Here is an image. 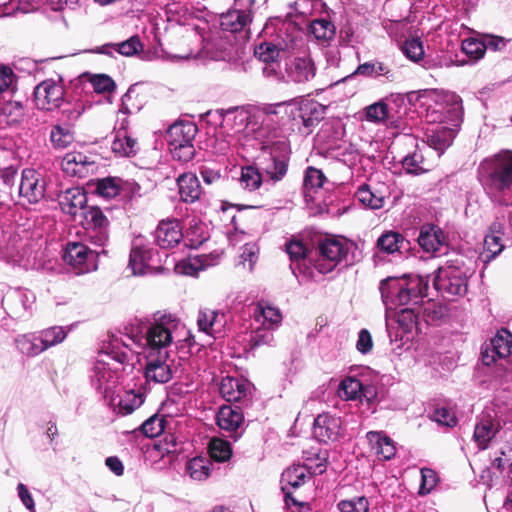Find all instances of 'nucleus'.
I'll return each instance as SVG.
<instances>
[{
  "mask_svg": "<svg viewBox=\"0 0 512 512\" xmlns=\"http://www.w3.org/2000/svg\"><path fill=\"white\" fill-rule=\"evenodd\" d=\"M177 326L176 318L171 315L154 314L153 322L145 332L135 331L134 327L126 333V340L113 338L105 346L104 354L118 363H125L129 360V352L133 346H143L148 353L168 352L167 348L172 343V331ZM129 330L128 327L125 328Z\"/></svg>",
  "mask_w": 512,
  "mask_h": 512,
  "instance_id": "obj_1",
  "label": "nucleus"
},
{
  "mask_svg": "<svg viewBox=\"0 0 512 512\" xmlns=\"http://www.w3.org/2000/svg\"><path fill=\"white\" fill-rule=\"evenodd\" d=\"M419 103L421 113L428 123L460 126L463 121L462 99L454 92L425 91Z\"/></svg>",
  "mask_w": 512,
  "mask_h": 512,
  "instance_id": "obj_2",
  "label": "nucleus"
},
{
  "mask_svg": "<svg viewBox=\"0 0 512 512\" xmlns=\"http://www.w3.org/2000/svg\"><path fill=\"white\" fill-rule=\"evenodd\" d=\"M428 280L419 275L388 278L381 282L380 292L387 309L416 305L427 295Z\"/></svg>",
  "mask_w": 512,
  "mask_h": 512,
  "instance_id": "obj_3",
  "label": "nucleus"
},
{
  "mask_svg": "<svg viewBox=\"0 0 512 512\" xmlns=\"http://www.w3.org/2000/svg\"><path fill=\"white\" fill-rule=\"evenodd\" d=\"M475 272V261L462 254L452 255L445 267H440L433 280L435 289L443 295L463 296L468 290V279Z\"/></svg>",
  "mask_w": 512,
  "mask_h": 512,
  "instance_id": "obj_4",
  "label": "nucleus"
},
{
  "mask_svg": "<svg viewBox=\"0 0 512 512\" xmlns=\"http://www.w3.org/2000/svg\"><path fill=\"white\" fill-rule=\"evenodd\" d=\"M264 113L278 116L282 124H285L284 115H286L293 121L301 122L306 128H310L323 118L325 107L314 100H302L300 102L291 100L266 105L264 106Z\"/></svg>",
  "mask_w": 512,
  "mask_h": 512,
  "instance_id": "obj_5",
  "label": "nucleus"
},
{
  "mask_svg": "<svg viewBox=\"0 0 512 512\" xmlns=\"http://www.w3.org/2000/svg\"><path fill=\"white\" fill-rule=\"evenodd\" d=\"M258 144L261 150L259 160L262 170L274 183L282 180L288 171L289 145L285 141L270 142L264 138Z\"/></svg>",
  "mask_w": 512,
  "mask_h": 512,
  "instance_id": "obj_6",
  "label": "nucleus"
},
{
  "mask_svg": "<svg viewBox=\"0 0 512 512\" xmlns=\"http://www.w3.org/2000/svg\"><path fill=\"white\" fill-rule=\"evenodd\" d=\"M31 256V248L18 234L12 233L10 225L5 228V221L0 218V258L27 270L34 266Z\"/></svg>",
  "mask_w": 512,
  "mask_h": 512,
  "instance_id": "obj_7",
  "label": "nucleus"
},
{
  "mask_svg": "<svg viewBox=\"0 0 512 512\" xmlns=\"http://www.w3.org/2000/svg\"><path fill=\"white\" fill-rule=\"evenodd\" d=\"M353 244L342 237L326 238L319 244V255L314 260V268L320 274L332 272L338 264H349V252Z\"/></svg>",
  "mask_w": 512,
  "mask_h": 512,
  "instance_id": "obj_8",
  "label": "nucleus"
},
{
  "mask_svg": "<svg viewBox=\"0 0 512 512\" xmlns=\"http://www.w3.org/2000/svg\"><path fill=\"white\" fill-rule=\"evenodd\" d=\"M129 267L134 275L159 272L162 269V255L139 235L132 242Z\"/></svg>",
  "mask_w": 512,
  "mask_h": 512,
  "instance_id": "obj_9",
  "label": "nucleus"
},
{
  "mask_svg": "<svg viewBox=\"0 0 512 512\" xmlns=\"http://www.w3.org/2000/svg\"><path fill=\"white\" fill-rule=\"evenodd\" d=\"M105 247L91 248L81 242H69L64 250V261L73 268L76 275L97 270L98 258L105 254Z\"/></svg>",
  "mask_w": 512,
  "mask_h": 512,
  "instance_id": "obj_10",
  "label": "nucleus"
},
{
  "mask_svg": "<svg viewBox=\"0 0 512 512\" xmlns=\"http://www.w3.org/2000/svg\"><path fill=\"white\" fill-rule=\"evenodd\" d=\"M274 115H266L264 107L257 113H252L250 109L245 107H232L225 111L224 121L232 122L235 133L244 132L245 135L254 133V138L258 142L265 137L266 131L263 127L257 128L258 120L262 123L272 121Z\"/></svg>",
  "mask_w": 512,
  "mask_h": 512,
  "instance_id": "obj_11",
  "label": "nucleus"
},
{
  "mask_svg": "<svg viewBox=\"0 0 512 512\" xmlns=\"http://www.w3.org/2000/svg\"><path fill=\"white\" fill-rule=\"evenodd\" d=\"M286 252L291 260L290 269L299 284L315 278L314 259L308 255V249L301 241L288 242Z\"/></svg>",
  "mask_w": 512,
  "mask_h": 512,
  "instance_id": "obj_12",
  "label": "nucleus"
},
{
  "mask_svg": "<svg viewBox=\"0 0 512 512\" xmlns=\"http://www.w3.org/2000/svg\"><path fill=\"white\" fill-rule=\"evenodd\" d=\"M87 241L95 247H105L109 241L108 219L97 206L83 212Z\"/></svg>",
  "mask_w": 512,
  "mask_h": 512,
  "instance_id": "obj_13",
  "label": "nucleus"
},
{
  "mask_svg": "<svg viewBox=\"0 0 512 512\" xmlns=\"http://www.w3.org/2000/svg\"><path fill=\"white\" fill-rule=\"evenodd\" d=\"M35 302L34 294L27 289H10L4 294L3 310L5 311V320L7 317L13 320L28 319L31 314V308Z\"/></svg>",
  "mask_w": 512,
  "mask_h": 512,
  "instance_id": "obj_14",
  "label": "nucleus"
},
{
  "mask_svg": "<svg viewBox=\"0 0 512 512\" xmlns=\"http://www.w3.org/2000/svg\"><path fill=\"white\" fill-rule=\"evenodd\" d=\"M33 101L39 110L53 111L64 102V88L60 81L46 79L35 86Z\"/></svg>",
  "mask_w": 512,
  "mask_h": 512,
  "instance_id": "obj_15",
  "label": "nucleus"
},
{
  "mask_svg": "<svg viewBox=\"0 0 512 512\" xmlns=\"http://www.w3.org/2000/svg\"><path fill=\"white\" fill-rule=\"evenodd\" d=\"M172 363L169 360L168 352L148 353L146 355V364L144 376L146 383L165 384L173 377Z\"/></svg>",
  "mask_w": 512,
  "mask_h": 512,
  "instance_id": "obj_16",
  "label": "nucleus"
},
{
  "mask_svg": "<svg viewBox=\"0 0 512 512\" xmlns=\"http://www.w3.org/2000/svg\"><path fill=\"white\" fill-rule=\"evenodd\" d=\"M19 197L28 204H37L45 196L46 181L35 169L26 168L21 173Z\"/></svg>",
  "mask_w": 512,
  "mask_h": 512,
  "instance_id": "obj_17",
  "label": "nucleus"
},
{
  "mask_svg": "<svg viewBox=\"0 0 512 512\" xmlns=\"http://www.w3.org/2000/svg\"><path fill=\"white\" fill-rule=\"evenodd\" d=\"M482 362L486 366L494 364L498 359H506L512 355V333L502 328L491 338L490 343L482 350Z\"/></svg>",
  "mask_w": 512,
  "mask_h": 512,
  "instance_id": "obj_18",
  "label": "nucleus"
},
{
  "mask_svg": "<svg viewBox=\"0 0 512 512\" xmlns=\"http://www.w3.org/2000/svg\"><path fill=\"white\" fill-rule=\"evenodd\" d=\"M252 22V16L250 10L241 9L233 6L227 12L222 13L219 17V25L225 32L232 34H240V37L244 40L250 36V24Z\"/></svg>",
  "mask_w": 512,
  "mask_h": 512,
  "instance_id": "obj_19",
  "label": "nucleus"
},
{
  "mask_svg": "<svg viewBox=\"0 0 512 512\" xmlns=\"http://www.w3.org/2000/svg\"><path fill=\"white\" fill-rule=\"evenodd\" d=\"M311 477L307 465H293L288 467L281 475V490L287 506L302 505L293 497V490L302 486Z\"/></svg>",
  "mask_w": 512,
  "mask_h": 512,
  "instance_id": "obj_20",
  "label": "nucleus"
},
{
  "mask_svg": "<svg viewBox=\"0 0 512 512\" xmlns=\"http://www.w3.org/2000/svg\"><path fill=\"white\" fill-rule=\"evenodd\" d=\"M280 50L278 45L268 41H263L255 46L254 56L259 61L265 63V66L262 68L265 77L274 80H280L283 77L278 61Z\"/></svg>",
  "mask_w": 512,
  "mask_h": 512,
  "instance_id": "obj_21",
  "label": "nucleus"
},
{
  "mask_svg": "<svg viewBox=\"0 0 512 512\" xmlns=\"http://www.w3.org/2000/svg\"><path fill=\"white\" fill-rule=\"evenodd\" d=\"M340 398L350 401H362L365 399L370 402L377 396V390L373 385L364 384L353 376H347L341 380L338 388Z\"/></svg>",
  "mask_w": 512,
  "mask_h": 512,
  "instance_id": "obj_22",
  "label": "nucleus"
},
{
  "mask_svg": "<svg viewBox=\"0 0 512 512\" xmlns=\"http://www.w3.org/2000/svg\"><path fill=\"white\" fill-rule=\"evenodd\" d=\"M418 243L425 252L430 253L434 257L444 255L448 250L444 232L432 224L421 227Z\"/></svg>",
  "mask_w": 512,
  "mask_h": 512,
  "instance_id": "obj_23",
  "label": "nucleus"
},
{
  "mask_svg": "<svg viewBox=\"0 0 512 512\" xmlns=\"http://www.w3.org/2000/svg\"><path fill=\"white\" fill-rule=\"evenodd\" d=\"M342 434V422L340 417L330 413L319 414L313 424V435L323 443L335 442Z\"/></svg>",
  "mask_w": 512,
  "mask_h": 512,
  "instance_id": "obj_24",
  "label": "nucleus"
},
{
  "mask_svg": "<svg viewBox=\"0 0 512 512\" xmlns=\"http://www.w3.org/2000/svg\"><path fill=\"white\" fill-rule=\"evenodd\" d=\"M117 382V372L112 370L103 359L97 360L91 374L93 388L104 397H107L113 391Z\"/></svg>",
  "mask_w": 512,
  "mask_h": 512,
  "instance_id": "obj_25",
  "label": "nucleus"
},
{
  "mask_svg": "<svg viewBox=\"0 0 512 512\" xmlns=\"http://www.w3.org/2000/svg\"><path fill=\"white\" fill-rule=\"evenodd\" d=\"M501 430L500 421L491 417L489 414L481 415L474 428L473 440L480 450L489 447Z\"/></svg>",
  "mask_w": 512,
  "mask_h": 512,
  "instance_id": "obj_26",
  "label": "nucleus"
},
{
  "mask_svg": "<svg viewBox=\"0 0 512 512\" xmlns=\"http://www.w3.org/2000/svg\"><path fill=\"white\" fill-rule=\"evenodd\" d=\"M182 238V228L176 219L161 221L154 232L155 242L163 249L176 246Z\"/></svg>",
  "mask_w": 512,
  "mask_h": 512,
  "instance_id": "obj_27",
  "label": "nucleus"
},
{
  "mask_svg": "<svg viewBox=\"0 0 512 512\" xmlns=\"http://www.w3.org/2000/svg\"><path fill=\"white\" fill-rule=\"evenodd\" d=\"M460 126H453L449 123L438 124L427 133V144L440 156L453 142Z\"/></svg>",
  "mask_w": 512,
  "mask_h": 512,
  "instance_id": "obj_28",
  "label": "nucleus"
},
{
  "mask_svg": "<svg viewBox=\"0 0 512 512\" xmlns=\"http://www.w3.org/2000/svg\"><path fill=\"white\" fill-rule=\"evenodd\" d=\"M244 422L243 414L238 406L223 405L216 415V423L221 430L231 432L236 441L240 437L238 432Z\"/></svg>",
  "mask_w": 512,
  "mask_h": 512,
  "instance_id": "obj_29",
  "label": "nucleus"
},
{
  "mask_svg": "<svg viewBox=\"0 0 512 512\" xmlns=\"http://www.w3.org/2000/svg\"><path fill=\"white\" fill-rule=\"evenodd\" d=\"M226 315L223 312L204 308L199 310L197 325L199 330L217 338L223 333L226 325Z\"/></svg>",
  "mask_w": 512,
  "mask_h": 512,
  "instance_id": "obj_30",
  "label": "nucleus"
},
{
  "mask_svg": "<svg viewBox=\"0 0 512 512\" xmlns=\"http://www.w3.org/2000/svg\"><path fill=\"white\" fill-rule=\"evenodd\" d=\"M177 186L180 198L185 203H194L202 194L200 181L196 174L187 172L177 177Z\"/></svg>",
  "mask_w": 512,
  "mask_h": 512,
  "instance_id": "obj_31",
  "label": "nucleus"
},
{
  "mask_svg": "<svg viewBox=\"0 0 512 512\" xmlns=\"http://www.w3.org/2000/svg\"><path fill=\"white\" fill-rule=\"evenodd\" d=\"M253 316L255 324L272 330H276L282 322L281 311L264 301L256 305Z\"/></svg>",
  "mask_w": 512,
  "mask_h": 512,
  "instance_id": "obj_32",
  "label": "nucleus"
},
{
  "mask_svg": "<svg viewBox=\"0 0 512 512\" xmlns=\"http://www.w3.org/2000/svg\"><path fill=\"white\" fill-rule=\"evenodd\" d=\"M93 165L94 162L81 152L67 153L61 161V168L66 174L79 178L85 177Z\"/></svg>",
  "mask_w": 512,
  "mask_h": 512,
  "instance_id": "obj_33",
  "label": "nucleus"
},
{
  "mask_svg": "<svg viewBox=\"0 0 512 512\" xmlns=\"http://www.w3.org/2000/svg\"><path fill=\"white\" fill-rule=\"evenodd\" d=\"M371 449L380 460H390L396 454V447L391 438L383 432L369 431L366 434Z\"/></svg>",
  "mask_w": 512,
  "mask_h": 512,
  "instance_id": "obj_34",
  "label": "nucleus"
},
{
  "mask_svg": "<svg viewBox=\"0 0 512 512\" xmlns=\"http://www.w3.org/2000/svg\"><path fill=\"white\" fill-rule=\"evenodd\" d=\"M288 78L295 83H305L315 77L316 68L313 60L308 57H297L287 70Z\"/></svg>",
  "mask_w": 512,
  "mask_h": 512,
  "instance_id": "obj_35",
  "label": "nucleus"
},
{
  "mask_svg": "<svg viewBox=\"0 0 512 512\" xmlns=\"http://www.w3.org/2000/svg\"><path fill=\"white\" fill-rule=\"evenodd\" d=\"M86 203V192L79 187L67 189L59 200L62 211L71 216H75L79 210L85 209Z\"/></svg>",
  "mask_w": 512,
  "mask_h": 512,
  "instance_id": "obj_36",
  "label": "nucleus"
},
{
  "mask_svg": "<svg viewBox=\"0 0 512 512\" xmlns=\"http://www.w3.org/2000/svg\"><path fill=\"white\" fill-rule=\"evenodd\" d=\"M198 132V127L191 121H182L172 124L167 131L169 144H192Z\"/></svg>",
  "mask_w": 512,
  "mask_h": 512,
  "instance_id": "obj_37",
  "label": "nucleus"
},
{
  "mask_svg": "<svg viewBox=\"0 0 512 512\" xmlns=\"http://www.w3.org/2000/svg\"><path fill=\"white\" fill-rule=\"evenodd\" d=\"M248 385L242 379L226 376L219 386L221 396L228 402H238L246 396Z\"/></svg>",
  "mask_w": 512,
  "mask_h": 512,
  "instance_id": "obj_38",
  "label": "nucleus"
},
{
  "mask_svg": "<svg viewBox=\"0 0 512 512\" xmlns=\"http://www.w3.org/2000/svg\"><path fill=\"white\" fill-rule=\"evenodd\" d=\"M428 148L425 144L422 147L416 145L415 150L408 153L401 161L403 169L408 174L420 175L430 170L425 158V150Z\"/></svg>",
  "mask_w": 512,
  "mask_h": 512,
  "instance_id": "obj_39",
  "label": "nucleus"
},
{
  "mask_svg": "<svg viewBox=\"0 0 512 512\" xmlns=\"http://www.w3.org/2000/svg\"><path fill=\"white\" fill-rule=\"evenodd\" d=\"M500 224L494 223L491 227V233L485 236L484 251L481 255L483 262H490L495 259L504 249L502 238L500 235Z\"/></svg>",
  "mask_w": 512,
  "mask_h": 512,
  "instance_id": "obj_40",
  "label": "nucleus"
},
{
  "mask_svg": "<svg viewBox=\"0 0 512 512\" xmlns=\"http://www.w3.org/2000/svg\"><path fill=\"white\" fill-rule=\"evenodd\" d=\"M49 139L54 149L64 150L73 144L75 137L70 124H56L51 128Z\"/></svg>",
  "mask_w": 512,
  "mask_h": 512,
  "instance_id": "obj_41",
  "label": "nucleus"
},
{
  "mask_svg": "<svg viewBox=\"0 0 512 512\" xmlns=\"http://www.w3.org/2000/svg\"><path fill=\"white\" fill-rule=\"evenodd\" d=\"M15 348L27 357H36L43 352L36 333L19 334L14 338Z\"/></svg>",
  "mask_w": 512,
  "mask_h": 512,
  "instance_id": "obj_42",
  "label": "nucleus"
},
{
  "mask_svg": "<svg viewBox=\"0 0 512 512\" xmlns=\"http://www.w3.org/2000/svg\"><path fill=\"white\" fill-rule=\"evenodd\" d=\"M309 32L321 44H327L334 39L336 34L335 25L327 18H315L309 25Z\"/></svg>",
  "mask_w": 512,
  "mask_h": 512,
  "instance_id": "obj_43",
  "label": "nucleus"
},
{
  "mask_svg": "<svg viewBox=\"0 0 512 512\" xmlns=\"http://www.w3.org/2000/svg\"><path fill=\"white\" fill-rule=\"evenodd\" d=\"M408 242L402 234L395 231H387L383 233L377 240V247L380 251L387 254L401 252L406 248Z\"/></svg>",
  "mask_w": 512,
  "mask_h": 512,
  "instance_id": "obj_44",
  "label": "nucleus"
},
{
  "mask_svg": "<svg viewBox=\"0 0 512 512\" xmlns=\"http://www.w3.org/2000/svg\"><path fill=\"white\" fill-rule=\"evenodd\" d=\"M112 151L121 157H131L137 152V141L128 135L127 131L115 134L111 144Z\"/></svg>",
  "mask_w": 512,
  "mask_h": 512,
  "instance_id": "obj_45",
  "label": "nucleus"
},
{
  "mask_svg": "<svg viewBox=\"0 0 512 512\" xmlns=\"http://www.w3.org/2000/svg\"><path fill=\"white\" fill-rule=\"evenodd\" d=\"M68 330L62 326H52L39 332V341L43 352L62 343L67 337Z\"/></svg>",
  "mask_w": 512,
  "mask_h": 512,
  "instance_id": "obj_46",
  "label": "nucleus"
},
{
  "mask_svg": "<svg viewBox=\"0 0 512 512\" xmlns=\"http://www.w3.org/2000/svg\"><path fill=\"white\" fill-rule=\"evenodd\" d=\"M356 196L364 206L371 209H380L384 206L385 196L377 190H372L369 185H361Z\"/></svg>",
  "mask_w": 512,
  "mask_h": 512,
  "instance_id": "obj_47",
  "label": "nucleus"
},
{
  "mask_svg": "<svg viewBox=\"0 0 512 512\" xmlns=\"http://www.w3.org/2000/svg\"><path fill=\"white\" fill-rule=\"evenodd\" d=\"M144 402V393L141 390H128L120 397L118 402V412L122 415L131 414L136 408Z\"/></svg>",
  "mask_w": 512,
  "mask_h": 512,
  "instance_id": "obj_48",
  "label": "nucleus"
},
{
  "mask_svg": "<svg viewBox=\"0 0 512 512\" xmlns=\"http://www.w3.org/2000/svg\"><path fill=\"white\" fill-rule=\"evenodd\" d=\"M123 181L118 177H105L99 179L96 185L97 193L106 199H111L120 194Z\"/></svg>",
  "mask_w": 512,
  "mask_h": 512,
  "instance_id": "obj_49",
  "label": "nucleus"
},
{
  "mask_svg": "<svg viewBox=\"0 0 512 512\" xmlns=\"http://www.w3.org/2000/svg\"><path fill=\"white\" fill-rule=\"evenodd\" d=\"M186 473L194 480H204L210 474V462L203 457H195L186 464Z\"/></svg>",
  "mask_w": 512,
  "mask_h": 512,
  "instance_id": "obj_50",
  "label": "nucleus"
},
{
  "mask_svg": "<svg viewBox=\"0 0 512 512\" xmlns=\"http://www.w3.org/2000/svg\"><path fill=\"white\" fill-rule=\"evenodd\" d=\"M239 182L245 190L255 191L262 184V176L259 170L253 166L242 167Z\"/></svg>",
  "mask_w": 512,
  "mask_h": 512,
  "instance_id": "obj_51",
  "label": "nucleus"
},
{
  "mask_svg": "<svg viewBox=\"0 0 512 512\" xmlns=\"http://www.w3.org/2000/svg\"><path fill=\"white\" fill-rule=\"evenodd\" d=\"M166 420L164 416L155 414L145 420L140 426V430L148 438H154L161 435L165 430Z\"/></svg>",
  "mask_w": 512,
  "mask_h": 512,
  "instance_id": "obj_52",
  "label": "nucleus"
},
{
  "mask_svg": "<svg viewBox=\"0 0 512 512\" xmlns=\"http://www.w3.org/2000/svg\"><path fill=\"white\" fill-rule=\"evenodd\" d=\"M337 508L340 512H369L370 502L365 496H355L341 500Z\"/></svg>",
  "mask_w": 512,
  "mask_h": 512,
  "instance_id": "obj_53",
  "label": "nucleus"
},
{
  "mask_svg": "<svg viewBox=\"0 0 512 512\" xmlns=\"http://www.w3.org/2000/svg\"><path fill=\"white\" fill-rule=\"evenodd\" d=\"M211 458L218 462H224L230 459L232 450L227 441L221 439H212L209 444Z\"/></svg>",
  "mask_w": 512,
  "mask_h": 512,
  "instance_id": "obj_54",
  "label": "nucleus"
},
{
  "mask_svg": "<svg viewBox=\"0 0 512 512\" xmlns=\"http://www.w3.org/2000/svg\"><path fill=\"white\" fill-rule=\"evenodd\" d=\"M418 315L414 308H403L397 313V323L402 333H409L417 326Z\"/></svg>",
  "mask_w": 512,
  "mask_h": 512,
  "instance_id": "obj_55",
  "label": "nucleus"
},
{
  "mask_svg": "<svg viewBox=\"0 0 512 512\" xmlns=\"http://www.w3.org/2000/svg\"><path fill=\"white\" fill-rule=\"evenodd\" d=\"M272 329L262 327L255 324V329L251 333L250 345L252 348H257L263 345H272L274 343V334Z\"/></svg>",
  "mask_w": 512,
  "mask_h": 512,
  "instance_id": "obj_56",
  "label": "nucleus"
},
{
  "mask_svg": "<svg viewBox=\"0 0 512 512\" xmlns=\"http://www.w3.org/2000/svg\"><path fill=\"white\" fill-rule=\"evenodd\" d=\"M402 51L407 58L414 62L422 60L425 54L420 38L407 39L402 47Z\"/></svg>",
  "mask_w": 512,
  "mask_h": 512,
  "instance_id": "obj_57",
  "label": "nucleus"
},
{
  "mask_svg": "<svg viewBox=\"0 0 512 512\" xmlns=\"http://www.w3.org/2000/svg\"><path fill=\"white\" fill-rule=\"evenodd\" d=\"M462 51L472 60L477 61L485 54V44L482 40L468 38L462 42Z\"/></svg>",
  "mask_w": 512,
  "mask_h": 512,
  "instance_id": "obj_58",
  "label": "nucleus"
},
{
  "mask_svg": "<svg viewBox=\"0 0 512 512\" xmlns=\"http://www.w3.org/2000/svg\"><path fill=\"white\" fill-rule=\"evenodd\" d=\"M170 151L173 159L179 162H189L195 156V147L194 144H181V143H173L169 144Z\"/></svg>",
  "mask_w": 512,
  "mask_h": 512,
  "instance_id": "obj_59",
  "label": "nucleus"
},
{
  "mask_svg": "<svg viewBox=\"0 0 512 512\" xmlns=\"http://www.w3.org/2000/svg\"><path fill=\"white\" fill-rule=\"evenodd\" d=\"M324 3L321 0H296L295 10L303 17L316 15L322 10Z\"/></svg>",
  "mask_w": 512,
  "mask_h": 512,
  "instance_id": "obj_60",
  "label": "nucleus"
},
{
  "mask_svg": "<svg viewBox=\"0 0 512 512\" xmlns=\"http://www.w3.org/2000/svg\"><path fill=\"white\" fill-rule=\"evenodd\" d=\"M325 180V175L321 170L314 167H308L305 172L303 185L306 190L318 189L323 186Z\"/></svg>",
  "mask_w": 512,
  "mask_h": 512,
  "instance_id": "obj_61",
  "label": "nucleus"
},
{
  "mask_svg": "<svg viewBox=\"0 0 512 512\" xmlns=\"http://www.w3.org/2000/svg\"><path fill=\"white\" fill-rule=\"evenodd\" d=\"M17 77L11 67L0 65V93L12 92L15 89Z\"/></svg>",
  "mask_w": 512,
  "mask_h": 512,
  "instance_id": "obj_62",
  "label": "nucleus"
},
{
  "mask_svg": "<svg viewBox=\"0 0 512 512\" xmlns=\"http://www.w3.org/2000/svg\"><path fill=\"white\" fill-rule=\"evenodd\" d=\"M90 83L97 93H110L116 87L113 79L106 74L93 75L90 78Z\"/></svg>",
  "mask_w": 512,
  "mask_h": 512,
  "instance_id": "obj_63",
  "label": "nucleus"
},
{
  "mask_svg": "<svg viewBox=\"0 0 512 512\" xmlns=\"http://www.w3.org/2000/svg\"><path fill=\"white\" fill-rule=\"evenodd\" d=\"M143 46L138 36H132L129 39L116 44V52L123 56H134L142 50Z\"/></svg>",
  "mask_w": 512,
  "mask_h": 512,
  "instance_id": "obj_64",
  "label": "nucleus"
}]
</instances>
